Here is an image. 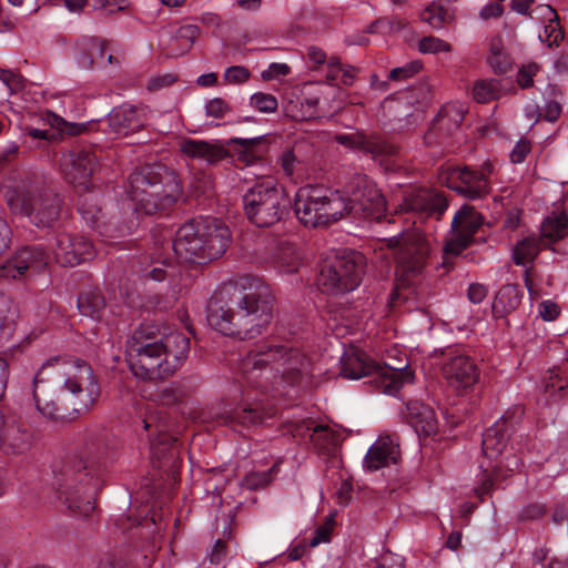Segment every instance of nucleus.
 Segmentation results:
<instances>
[{
  "label": "nucleus",
  "instance_id": "obj_55",
  "mask_svg": "<svg viewBox=\"0 0 568 568\" xmlns=\"http://www.w3.org/2000/svg\"><path fill=\"white\" fill-rule=\"evenodd\" d=\"M251 77L248 69L242 65H233L225 70L224 80L227 83L240 84L246 82Z\"/></svg>",
  "mask_w": 568,
  "mask_h": 568
},
{
  "label": "nucleus",
  "instance_id": "obj_43",
  "mask_svg": "<svg viewBox=\"0 0 568 568\" xmlns=\"http://www.w3.org/2000/svg\"><path fill=\"white\" fill-rule=\"evenodd\" d=\"M261 138L243 139L233 138L230 143L237 144V160L245 165H252L260 160V155L254 151V146L258 144Z\"/></svg>",
  "mask_w": 568,
  "mask_h": 568
},
{
  "label": "nucleus",
  "instance_id": "obj_12",
  "mask_svg": "<svg viewBox=\"0 0 568 568\" xmlns=\"http://www.w3.org/2000/svg\"><path fill=\"white\" fill-rule=\"evenodd\" d=\"M247 219L258 227H268L280 222L286 213L283 191L268 179L253 185L243 196Z\"/></svg>",
  "mask_w": 568,
  "mask_h": 568
},
{
  "label": "nucleus",
  "instance_id": "obj_33",
  "mask_svg": "<svg viewBox=\"0 0 568 568\" xmlns=\"http://www.w3.org/2000/svg\"><path fill=\"white\" fill-rule=\"evenodd\" d=\"M402 415L409 426H429L432 423L437 422L434 409L419 400L408 402Z\"/></svg>",
  "mask_w": 568,
  "mask_h": 568
},
{
  "label": "nucleus",
  "instance_id": "obj_31",
  "mask_svg": "<svg viewBox=\"0 0 568 568\" xmlns=\"http://www.w3.org/2000/svg\"><path fill=\"white\" fill-rule=\"evenodd\" d=\"M193 422L200 424L215 423L216 426H225L233 423L244 425L245 423L244 420L237 419V414L235 415L234 412L229 409L225 405L194 412Z\"/></svg>",
  "mask_w": 568,
  "mask_h": 568
},
{
  "label": "nucleus",
  "instance_id": "obj_41",
  "mask_svg": "<svg viewBox=\"0 0 568 568\" xmlns=\"http://www.w3.org/2000/svg\"><path fill=\"white\" fill-rule=\"evenodd\" d=\"M420 19L434 29H442L452 19L448 8L442 1H433L422 13Z\"/></svg>",
  "mask_w": 568,
  "mask_h": 568
},
{
  "label": "nucleus",
  "instance_id": "obj_38",
  "mask_svg": "<svg viewBox=\"0 0 568 568\" xmlns=\"http://www.w3.org/2000/svg\"><path fill=\"white\" fill-rule=\"evenodd\" d=\"M317 105L316 97L305 98L303 101H290L285 112L294 121H306L318 116Z\"/></svg>",
  "mask_w": 568,
  "mask_h": 568
},
{
  "label": "nucleus",
  "instance_id": "obj_63",
  "mask_svg": "<svg viewBox=\"0 0 568 568\" xmlns=\"http://www.w3.org/2000/svg\"><path fill=\"white\" fill-rule=\"evenodd\" d=\"M530 152V142L526 139L519 140L510 153L513 163H521L525 161L527 154Z\"/></svg>",
  "mask_w": 568,
  "mask_h": 568
},
{
  "label": "nucleus",
  "instance_id": "obj_22",
  "mask_svg": "<svg viewBox=\"0 0 568 568\" xmlns=\"http://www.w3.org/2000/svg\"><path fill=\"white\" fill-rule=\"evenodd\" d=\"M200 36L195 24L170 26L161 30L159 47L168 57H179L186 53Z\"/></svg>",
  "mask_w": 568,
  "mask_h": 568
},
{
  "label": "nucleus",
  "instance_id": "obj_46",
  "mask_svg": "<svg viewBox=\"0 0 568 568\" xmlns=\"http://www.w3.org/2000/svg\"><path fill=\"white\" fill-rule=\"evenodd\" d=\"M544 17L548 18L549 22L545 27L546 41L549 47L558 45L559 42L564 39V31L559 24V18L555 9L550 6H545Z\"/></svg>",
  "mask_w": 568,
  "mask_h": 568
},
{
  "label": "nucleus",
  "instance_id": "obj_56",
  "mask_svg": "<svg viewBox=\"0 0 568 568\" xmlns=\"http://www.w3.org/2000/svg\"><path fill=\"white\" fill-rule=\"evenodd\" d=\"M539 71L536 63H528L523 65L517 74V82L523 89L530 88L534 83V77Z\"/></svg>",
  "mask_w": 568,
  "mask_h": 568
},
{
  "label": "nucleus",
  "instance_id": "obj_47",
  "mask_svg": "<svg viewBox=\"0 0 568 568\" xmlns=\"http://www.w3.org/2000/svg\"><path fill=\"white\" fill-rule=\"evenodd\" d=\"M353 68L347 67L344 68L341 63V60L336 55H332L327 62V74L326 79L329 83H334L338 79L343 84H351L353 80Z\"/></svg>",
  "mask_w": 568,
  "mask_h": 568
},
{
  "label": "nucleus",
  "instance_id": "obj_3",
  "mask_svg": "<svg viewBox=\"0 0 568 568\" xmlns=\"http://www.w3.org/2000/svg\"><path fill=\"white\" fill-rule=\"evenodd\" d=\"M237 372L248 388L262 394L286 395L313 386V365L298 348L263 343L239 361Z\"/></svg>",
  "mask_w": 568,
  "mask_h": 568
},
{
  "label": "nucleus",
  "instance_id": "obj_1",
  "mask_svg": "<svg viewBox=\"0 0 568 568\" xmlns=\"http://www.w3.org/2000/svg\"><path fill=\"white\" fill-rule=\"evenodd\" d=\"M99 396L93 369L81 358L51 357L33 377L37 409L52 422L73 423L90 410Z\"/></svg>",
  "mask_w": 568,
  "mask_h": 568
},
{
  "label": "nucleus",
  "instance_id": "obj_52",
  "mask_svg": "<svg viewBox=\"0 0 568 568\" xmlns=\"http://www.w3.org/2000/svg\"><path fill=\"white\" fill-rule=\"evenodd\" d=\"M422 67L423 65L420 61H412L409 63H406L405 65L394 68L393 70H390L388 79L393 81L407 80L417 74L422 70Z\"/></svg>",
  "mask_w": 568,
  "mask_h": 568
},
{
  "label": "nucleus",
  "instance_id": "obj_27",
  "mask_svg": "<svg viewBox=\"0 0 568 568\" xmlns=\"http://www.w3.org/2000/svg\"><path fill=\"white\" fill-rule=\"evenodd\" d=\"M101 212L98 194L87 192L80 196L79 213L91 227H98L102 236L118 237L124 235L123 231H119V234L113 235L110 224H100Z\"/></svg>",
  "mask_w": 568,
  "mask_h": 568
},
{
  "label": "nucleus",
  "instance_id": "obj_25",
  "mask_svg": "<svg viewBox=\"0 0 568 568\" xmlns=\"http://www.w3.org/2000/svg\"><path fill=\"white\" fill-rule=\"evenodd\" d=\"M397 447L398 444L390 436H379L365 455L363 466L367 470L374 471L388 465L390 462L395 463Z\"/></svg>",
  "mask_w": 568,
  "mask_h": 568
},
{
  "label": "nucleus",
  "instance_id": "obj_34",
  "mask_svg": "<svg viewBox=\"0 0 568 568\" xmlns=\"http://www.w3.org/2000/svg\"><path fill=\"white\" fill-rule=\"evenodd\" d=\"M545 243L536 236H528L519 241L513 250V260L516 265L527 266L537 256Z\"/></svg>",
  "mask_w": 568,
  "mask_h": 568
},
{
  "label": "nucleus",
  "instance_id": "obj_53",
  "mask_svg": "<svg viewBox=\"0 0 568 568\" xmlns=\"http://www.w3.org/2000/svg\"><path fill=\"white\" fill-rule=\"evenodd\" d=\"M280 163L284 174L290 179H293L295 176L301 165V162L297 160L294 152L291 150L285 151L281 155Z\"/></svg>",
  "mask_w": 568,
  "mask_h": 568
},
{
  "label": "nucleus",
  "instance_id": "obj_39",
  "mask_svg": "<svg viewBox=\"0 0 568 568\" xmlns=\"http://www.w3.org/2000/svg\"><path fill=\"white\" fill-rule=\"evenodd\" d=\"M568 234V215L565 213L548 216L541 224V236L558 241Z\"/></svg>",
  "mask_w": 568,
  "mask_h": 568
},
{
  "label": "nucleus",
  "instance_id": "obj_49",
  "mask_svg": "<svg viewBox=\"0 0 568 568\" xmlns=\"http://www.w3.org/2000/svg\"><path fill=\"white\" fill-rule=\"evenodd\" d=\"M277 471V464H274L267 471H252L243 478V486L248 489H260L272 480V474Z\"/></svg>",
  "mask_w": 568,
  "mask_h": 568
},
{
  "label": "nucleus",
  "instance_id": "obj_59",
  "mask_svg": "<svg viewBox=\"0 0 568 568\" xmlns=\"http://www.w3.org/2000/svg\"><path fill=\"white\" fill-rule=\"evenodd\" d=\"M374 568H405L404 559L396 554L386 552L376 560Z\"/></svg>",
  "mask_w": 568,
  "mask_h": 568
},
{
  "label": "nucleus",
  "instance_id": "obj_15",
  "mask_svg": "<svg viewBox=\"0 0 568 568\" xmlns=\"http://www.w3.org/2000/svg\"><path fill=\"white\" fill-rule=\"evenodd\" d=\"M493 173L494 164L489 162L484 163L480 170H471L468 166H449L440 170L439 181L458 194L476 200L489 193Z\"/></svg>",
  "mask_w": 568,
  "mask_h": 568
},
{
  "label": "nucleus",
  "instance_id": "obj_42",
  "mask_svg": "<svg viewBox=\"0 0 568 568\" xmlns=\"http://www.w3.org/2000/svg\"><path fill=\"white\" fill-rule=\"evenodd\" d=\"M487 62L496 73H506L510 68V59L505 52L500 38H494L490 41Z\"/></svg>",
  "mask_w": 568,
  "mask_h": 568
},
{
  "label": "nucleus",
  "instance_id": "obj_61",
  "mask_svg": "<svg viewBox=\"0 0 568 568\" xmlns=\"http://www.w3.org/2000/svg\"><path fill=\"white\" fill-rule=\"evenodd\" d=\"M538 313L542 320L550 322L558 317L560 308L555 302L546 300L539 304Z\"/></svg>",
  "mask_w": 568,
  "mask_h": 568
},
{
  "label": "nucleus",
  "instance_id": "obj_62",
  "mask_svg": "<svg viewBox=\"0 0 568 568\" xmlns=\"http://www.w3.org/2000/svg\"><path fill=\"white\" fill-rule=\"evenodd\" d=\"M524 409L521 406H514L507 409L500 417L504 426H514L523 423Z\"/></svg>",
  "mask_w": 568,
  "mask_h": 568
},
{
  "label": "nucleus",
  "instance_id": "obj_21",
  "mask_svg": "<svg viewBox=\"0 0 568 568\" xmlns=\"http://www.w3.org/2000/svg\"><path fill=\"white\" fill-rule=\"evenodd\" d=\"M61 170L70 183L87 185L98 169V156L91 149L73 150L63 154Z\"/></svg>",
  "mask_w": 568,
  "mask_h": 568
},
{
  "label": "nucleus",
  "instance_id": "obj_14",
  "mask_svg": "<svg viewBox=\"0 0 568 568\" xmlns=\"http://www.w3.org/2000/svg\"><path fill=\"white\" fill-rule=\"evenodd\" d=\"M345 196L347 209L345 216L379 221L386 212V201L377 185L367 175H355Z\"/></svg>",
  "mask_w": 568,
  "mask_h": 568
},
{
  "label": "nucleus",
  "instance_id": "obj_44",
  "mask_svg": "<svg viewBox=\"0 0 568 568\" xmlns=\"http://www.w3.org/2000/svg\"><path fill=\"white\" fill-rule=\"evenodd\" d=\"M406 26L407 21L398 16L389 18H379L368 26L367 32L386 36L394 32H398L405 29Z\"/></svg>",
  "mask_w": 568,
  "mask_h": 568
},
{
  "label": "nucleus",
  "instance_id": "obj_2",
  "mask_svg": "<svg viewBox=\"0 0 568 568\" xmlns=\"http://www.w3.org/2000/svg\"><path fill=\"white\" fill-rule=\"evenodd\" d=\"M272 310L271 287L261 278L244 276L210 298L206 320L225 336L252 338L270 323Z\"/></svg>",
  "mask_w": 568,
  "mask_h": 568
},
{
  "label": "nucleus",
  "instance_id": "obj_26",
  "mask_svg": "<svg viewBox=\"0 0 568 568\" xmlns=\"http://www.w3.org/2000/svg\"><path fill=\"white\" fill-rule=\"evenodd\" d=\"M447 206L448 203L443 195L428 190H419L405 199L403 209L414 212H427L439 217Z\"/></svg>",
  "mask_w": 568,
  "mask_h": 568
},
{
  "label": "nucleus",
  "instance_id": "obj_30",
  "mask_svg": "<svg viewBox=\"0 0 568 568\" xmlns=\"http://www.w3.org/2000/svg\"><path fill=\"white\" fill-rule=\"evenodd\" d=\"M523 291L517 285H504L493 302V313L501 317L515 311L521 303Z\"/></svg>",
  "mask_w": 568,
  "mask_h": 568
},
{
  "label": "nucleus",
  "instance_id": "obj_36",
  "mask_svg": "<svg viewBox=\"0 0 568 568\" xmlns=\"http://www.w3.org/2000/svg\"><path fill=\"white\" fill-rule=\"evenodd\" d=\"M301 265V255L295 245L281 244L275 254V267L283 274L297 272Z\"/></svg>",
  "mask_w": 568,
  "mask_h": 568
},
{
  "label": "nucleus",
  "instance_id": "obj_60",
  "mask_svg": "<svg viewBox=\"0 0 568 568\" xmlns=\"http://www.w3.org/2000/svg\"><path fill=\"white\" fill-rule=\"evenodd\" d=\"M291 68L286 63H271L268 68L262 71L261 77L265 81L277 79L280 77L287 75Z\"/></svg>",
  "mask_w": 568,
  "mask_h": 568
},
{
  "label": "nucleus",
  "instance_id": "obj_9",
  "mask_svg": "<svg viewBox=\"0 0 568 568\" xmlns=\"http://www.w3.org/2000/svg\"><path fill=\"white\" fill-rule=\"evenodd\" d=\"M339 374L348 379L372 377L371 383L388 395H395L404 384L410 383L414 378V373L407 369V365L404 367L382 365L357 348L348 349L343 354Z\"/></svg>",
  "mask_w": 568,
  "mask_h": 568
},
{
  "label": "nucleus",
  "instance_id": "obj_7",
  "mask_svg": "<svg viewBox=\"0 0 568 568\" xmlns=\"http://www.w3.org/2000/svg\"><path fill=\"white\" fill-rule=\"evenodd\" d=\"M181 193L176 174L163 165H145L129 178L128 194L138 213L151 215L165 210Z\"/></svg>",
  "mask_w": 568,
  "mask_h": 568
},
{
  "label": "nucleus",
  "instance_id": "obj_48",
  "mask_svg": "<svg viewBox=\"0 0 568 568\" xmlns=\"http://www.w3.org/2000/svg\"><path fill=\"white\" fill-rule=\"evenodd\" d=\"M140 418L143 426H158L168 423V414L164 409L159 408L155 404L149 403L140 409Z\"/></svg>",
  "mask_w": 568,
  "mask_h": 568
},
{
  "label": "nucleus",
  "instance_id": "obj_6",
  "mask_svg": "<svg viewBox=\"0 0 568 568\" xmlns=\"http://www.w3.org/2000/svg\"><path fill=\"white\" fill-rule=\"evenodd\" d=\"M230 242L229 227L215 217H205L183 224L172 247L181 261L201 264L221 257Z\"/></svg>",
  "mask_w": 568,
  "mask_h": 568
},
{
  "label": "nucleus",
  "instance_id": "obj_28",
  "mask_svg": "<svg viewBox=\"0 0 568 568\" xmlns=\"http://www.w3.org/2000/svg\"><path fill=\"white\" fill-rule=\"evenodd\" d=\"M181 151L189 158L214 164L225 158V149L217 144L201 140L186 139L181 142Z\"/></svg>",
  "mask_w": 568,
  "mask_h": 568
},
{
  "label": "nucleus",
  "instance_id": "obj_16",
  "mask_svg": "<svg viewBox=\"0 0 568 568\" xmlns=\"http://www.w3.org/2000/svg\"><path fill=\"white\" fill-rule=\"evenodd\" d=\"M442 374L448 385L457 392L471 388L479 378L475 361L458 348H452L446 353Z\"/></svg>",
  "mask_w": 568,
  "mask_h": 568
},
{
  "label": "nucleus",
  "instance_id": "obj_32",
  "mask_svg": "<svg viewBox=\"0 0 568 568\" xmlns=\"http://www.w3.org/2000/svg\"><path fill=\"white\" fill-rule=\"evenodd\" d=\"M104 307V297L97 290L84 291L78 297L79 312L93 321H100L102 318Z\"/></svg>",
  "mask_w": 568,
  "mask_h": 568
},
{
  "label": "nucleus",
  "instance_id": "obj_20",
  "mask_svg": "<svg viewBox=\"0 0 568 568\" xmlns=\"http://www.w3.org/2000/svg\"><path fill=\"white\" fill-rule=\"evenodd\" d=\"M149 121V109L144 105L129 103L114 108L106 118L110 133L126 136L140 131Z\"/></svg>",
  "mask_w": 568,
  "mask_h": 568
},
{
  "label": "nucleus",
  "instance_id": "obj_10",
  "mask_svg": "<svg viewBox=\"0 0 568 568\" xmlns=\"http://www.w3.org/2000/svg\"><path fill=\"white\" fill-rule=\"evenodd\" d=\"M295 214L310 227L327 226L345 216V196L336 191L328 192L320 186L306 185L295 194Z\"/></svg>",
  "mask_w": 568,
  "mask_h": 568
},
{
  "label": "nucleus",
  "instance_id": "obj_57",
  "mask_svg": "<svg viewBox=\"0 0 568 568\" xmlns=\"http://www.w3.org/2000/svg\"><path fill=\"white\" fill-rule=\"evenodd\" d=\"M307 62L312 63V69H320L323 65L327 67L328 59L327 54L323 49L316 45H311L307 48Z\"/></svg>",
  "mask_w": 568,
  "mask_h": 568
},
{
  "label": "nucleus",
  "instance_id": "obj_5",
  "mask_svg": "<svg viewBox=\"0 0 568 568\" xmlns=\"http://www.w3.org/2000/svg\"><path fill=\"white\" fill-rule=\"evenodd\" d=\"M102 464L95 456H72L53 469L59 499L74 516H89L102 487Z\"/></svg>",
  "mask_w": 568,
  "mask_h": 568
},
{
  "label": "nucleus",
  "instance_id": "obj_58",
  "mask_svg": "<svg viewBox=\"0 0 568 568\" xmlns=\"http://www.w3.org/2000/svg\"><path fill=\"white\" fill-rule=\"evenodd\" d=\"M205 110L207 115L221 119L229 112V104L221 98H214L206 103Z\"/></svg>",
  "mask_w": 568,
  "mask_h": 568
},
{
  "label": "nucleus",
  "instance_id": "obj_17",
  "mask_svg": "<svg viewBox=\"0 0 568 568\" xmlns=\"http://www.w3.org/2000/svg\"><path fill=\"white\" fill-rule=\"evenodd\" d=\"M49 255L40 245H28L0 266V280H21L30 273H39L48 265Z\"/></svg>",
  "mask_w": 568,
  "mask_h": 568
},
{
  "label": "nucleus",
  "instance_id": "obj_45",
  "mask_svg": "<svg viewBox=\"0 0 568 568\" xmlns=\"http://www.w3.org/2000/svg\"><path fill=\"white\" fill-rule=\"evenodd\" d=\"M500 94V84L497 80H479L474 84L473 98L478 103H487Z\"/></svg>",
  "mask_w": 568,
  "mask_h": 568
},
{
  "label": "nucleus",
  "instance_id": "obj_13",
  "mask_svg": "<svg viewBox=\"0 0 568 568\" xmlns=\"http://www.w3.org/2000/svg\"><path fill=\"white\" fill-rule=\"evenodd\" d=\"M362 273L363 255L349 251L324 264L316 283L322 292L331 294L346 293L359 285Z\"/></svg>",
  "mask_w": 568,
  "mask_h": 568
},
{
  "label": "nucleus",
  "instance_id": "obj_64",
  "mask_svg": "<svg viewBox=\"0 0 568 568\" xmlns=\"http://www.w3.org/2000/svg\"><path fill=\"white\" fill-rule=\"evenodd\" d=\"M98 568H129L128 561L113 554L105 555L99 562Z\"/></svg>",
  "mask_w": 568,
  "mask_h": 568
},
{
  "label": "nucleus",
  "instance_id": "obj_35",
  "mask_svg": "<svg viewBox=\"0 0 568 568\" xmlns=\"http://www.w3.org/2000/svg\"><path fill=\"white\" fill-rule=\"evenodd\" d=\"M507 446V437L503 428H484L481 434V449L484 455L493 459L499 456Z\"/></svg>",
  "mask_w": 568,
  "mask_h": 568
},
{
  "label": "nucleus",
  "instance_id": "obj_18",
  "mask_svg": "<svg viewBox=\"0 0 568 568\" xmlns=\"http://www.w3.org/2000/svg\"><path fill=\"white\" fill-rule=\"evenodd\" d=\"M483 224V216L471 206H462L452 221V237L445 245L447 254L458 255L473 242Z\"/></svg>",
  "mask_w": 568,
  "mask_h": 568
},
{
  "label": "nucleus",
  "instance_id": "obj_37",
  "mask_svg": "<svg viewBox=\"0 0 568 568\" xmlns=\"http://www.w3.org/2000/svg\"><path fill=\"white\" fill-rule=\"evenodd\" d=\"M568 381L562 376L561 369L554 367L544 377V389L547 397L554 402L564 399L567 395Z\"/></svg>",
  "mask_w": 568,
  "mask_h": 568
},
{
  "label": "nucleus",
  "instance_id": "obj_11",
  "mask_svg": "<svg viewBox=\"0 0 568 568\" xmlns=\"http://www.w3.org/2000/svg\"><path fill=\"white\" fill-rule=\"evenodd\" d=\"M6 199L14 214L27 216L38 227L51 226L60 214L61 199L31 185L21 184L8 190Z\"/></svg>",
  "mask_w": 568,
  "mask_h": 568
},
{
  "label": "nucleus",
  "instance_id": "obj_40",
  "mask_svg": "<svg viewBox=\"0 0 568 568\" xmlns=\"http://www.w3.org/2000/svg\"><path fill=\"white\" fill-rule=\"evenodd\" d=\"M138 272L144 280L161 282L166 278H173L175 267L166 264L164 261H151L150 263H141Z\"/></svg>",
  "mask_w": 568,
  "mask_h": 568
},
{
  "label": "nucleus",
  "instance_id": "obj_8",
  "mask_svg": "<svg viewBox=\"0 0 568 568\" xmlns=\"http://www.w3.org/2000/svg\"><path fill=\"white\" fill-rule=\"evenodd\" d=\"M387 246L395 251L397 285L394 300H407L406 290L419 284L425 275L430 243L420 232L410 231L387 239Z\"/></svg>",
  "mask_w": 568,
  "mask_h": 568
},
{
  "label": "nucleus",
  "instance_id": "obj_4",
  "mask_svg": "<svg viewBox=\"0 0 568 568\" xmlns=\"http://www.w3.org/2000/svg\"><path fill=\"white\" fill-rule=\"evenodd\" d=\"M190 339L183 333L158 324H141L129 336L125 359L140 379H164L172 376L185 362Z\"/></svg>",
  "mask_w": 568,
  "mask_h": 568
},
{
  "label": "nucleus",
  "instance_id": "obj_29",
  "mask_svg": "<svg viewBox=\"0 0 568 568\" xmlns=\"http://www.w3.org/2000/svg\"><path fill=\"white\" fill-rule=\"evenodd\" d=\"M156 434L151 435L150 440V453L153 463H158V467H161L162 463L168 459H173L176 455L178 438L174 434L168 429L156 428Z\"/></svg>",
  "mask_w": 568,
  "mask_h": 568
},
{
  "label": "nucleus",
  "instance_id": "obj_24",
  "mask_svg": "<svg viewBox=\"0 0 568 568\" xmlns=\"http://www.w3.org/2000/svg\"><path fill=\"white\" fill-rule=\"evenodd\" d=\"M75 61L82 69H90L93 65L112 64L114 58L105 53V42L97 38H82L75 44Z\"/></svg>",
  "mask_w": 568,
  "mask_h": 568
},
{
  "label": "nucleus",
  "instance_id": "obj_51",
  "mask_svg": "<svg viewBox=\"0 0 568 568\" xmlns=\"http://www.w3.org/2000/svg\"><path fill=\"white\" fill-rule=\"evenodd\" d=\"M251 104L263 113H273L277 109V99L268 93L257 92L251 97Z\"/></svg>",
  "mask_w": 568,
  "mask_h": 568
},
{
  "label": "nucleus",
  "instance_id": "obj_19",
  "mask_svg": "<svg viewBox=\"0 0 568 568\" xmlns=\"http://www.w3.org/2000/svg\"><path fill=\"white\" fill-rule=\"evenodd\" d=\"M94 254L93 244L82 235L61 233L55 237L53 255L63 266H75L93 258Z\"/></svg>",
  "mask_w": 568,
  "mask_h": 568
},
{
  "label": "nucleus",
  "instance_id": "obj_54",
  "mask_svg": "<svg viewBox=\"0 0 568 568\" xmlns=\"http://www.w3.org/2000/svg\"><path fill=\"white\" fill-rule=\"evenodd\" d=\"M227 559V548L223 540L217 539L211 551L209 552V560L217 568H223Z\"/></svg>",
  "mask_w": 568,
  "mask_h": 568
},
{
  "label": "nucleus",
  "instance_id": "obj_50",
  "mask_svg": "<svg viewBox=\"0 0 568 568\" xmlns=\"http://www.w3.org/2000/svg\"><path fill=\"white\" fill-rule=\"evenodd\" d=\"M418 50L424 54H437L440 52H449L452 50V45L443 39L429 36L419 40Z\"/></svg>",
  "mask_w": 568,
  "mask_h": 568
},
{
  "label": "nucleus",
  "instance_id": "obj_23",
  "mask_svg": "<svg viewBox=\"0 0 568 568\" xmlns=\"http://www.w3.org/2000/svg\"><path fill=\"white\" fill-rule=\"evenodd\" d=\"M334 139L339 144L371 154L374 160H378L381 162L383 159L393 156L397 152L395 145L377 136H367L362 133L337 134Z\"/></svg>",
  "mask_w": 568,
  "mask_h": 568
}]
</instances>
